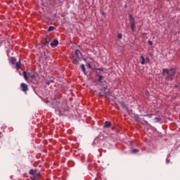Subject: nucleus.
<instances>
[{
  "mask_svg": "<svg viewBox=\"0 0 180 180\" xmlns=\"http://www.w3.org/2000/svg\"><path fill=\"white\" fill-rule=\"evenodd\" d=\"M175 70L171 69H162V75L163 77H166V79H169L170 81H172L174 79V77H175Z\"/></svg>",
  "mask_w": 180,
  "mask_h": 180,
  "instance_id": "obj_1",
  "label": "nucleus"
},
{
  "mask_svg": "<svg viewBox=\"0 0 180 180\" xmlns=\"http://www.w3.org/2000/svg\"><path fill=\"white\" fill-rule=\"evenodd\" d=\"M82 59V53H81V51H79V50L78 49L76 50L72 58L73 63L78 65L79 64V61H81Z\"/></svg>",
  "mask_w": 180,
  "mask_h": 180,
  "instance_id": "obj_2",
  "label": "nucleus"
},
{
  "mask_svg": "<svg viewBox=\"0 0 180 180\" xmlns=\"http://www.w3.org/2000/svg\"><path fill=\"white\" fill-rule=\"evenodd\" d=\"M102 144H103V137L102 136L96 137L93 142V145L97 147H101Z\"/></svg>",
  "mask_w": 180,
  "mask_h": 180,
  "instance_id": "obj_3",
  "label": "nucleus"
},
{
  "mask_svg": "<svg viewBox=\"0 0 180 180\" xmlns=\"http://www.w3.org/2000/svg\"><path fill=\"white\" fill-rule=\"evenodd\" d=\"M30 174L34 176V179H39V176H40V173H37L35 170L31 169L30 170Z\"/></svg>",
  "mask_w": 180,
  "mask_h": 180,
  "instance_id": "obj_4",
  "label": "nucleus"
},
{
  "mask_svg": "<svg viewBox=\"0 0 180 180\" xmlns=\"http://www.w3.org/2000/svg\"><path fill=\"white\" fill-rule=\"evenodd\" d=\"M20 88L22 92H27L29 91V86L25 83L20 84Z\"/></svg>",
  "mask_w": 180,
  "mask_h": 180,
  "instance_id": "obj_5",
  "label": "nucleus"
},
{
  "mask_svg": "<svg viewBox=\"0 0 180 180\" xmlns=\"http://www.w3.org/2000/svg\"><path fill=\"white\" fill-rule=\"evenodd\" d=\"M51 47H56V46H58V40L54 39L53 42L51 43Z\"/></svg>",
  "mask_w": 180,
  "mask_h": 180,
  "instance_id": "obj_6",
  "label": "nucleus"
},
{
  "mask_svg": "<svg viewBox=\"0 0 180 180\" xmlns=\"http://www.w3.org/2000/svg\"><path fill=\"white\" fill-rule=\"evenodd\" d=\"M20 65H22V64L20 63V59H19V60L15 63L17 70H20Z\"/></svg>",
  "mask_w": 180,
  "mask_h": 180,
  "instance_id": "obj_7",
  "label": "nucleus"
},
{
  "mask_svg": "<svg viewBox=\"0 0 180 180\" xmlns=\"http://www.w3.org/2000/svg\"><path fill=\"white\" fill-rule=\"evenodd\" d=\"M15 61H16V59L14 57H11L10 58L9 63L10 64H11L12 65H15Z\"/></svg>",
  "mask_w": 180,
  "mask_h": 180,
  "instance_id": "obj_8",
  "label": "nucleus"
},
{
  "mask_svg": "<svg viewBox=\"0 0 180 180\" xmlns=\"http://www.w3.org/2000/svg\"><path fill=\"white\" fill-rule=\"evenodd\" d=\"M140 58L141 60V63L142 64V65H144V64H147V61L146 60V58H144V56H141Z\"/></svg>",
  "mask_w": 180,
  "mask_h": 180,
  "instance_id": "obj_9",
  "label": "nucleus"
},
{
  "mask_svg": "<svg viewBox=\"0 0 180 180\" xmlns=\"http://www.w3.org/2000/svg\"><path fill=\"white\" fill-rule=\"evenodd\" d=\"M110 126H111L110 122L106 121L105 122V124H104L105 129H106L108 127H110Z\"/></svg>",
  "mask_w": 180,
  "mask_h": 180,
  "instance_id": "obj_10",
  "label": "nucleus"
},
{
  "mask_svg": "<svg viewBox=\"0 0 180 180\" xmlns=\"http://www.w3.org/2000/svg\"><path fill=\"white\" fill-rule=\"evenodd\" d=\"M50 41H51V39L49 37H46V43L44 44V46H47V44H49V43H50Z\"/></svg>",
  "mask_w": 180,
  "mask_h": 180,
  "instance_id": "obj_11",
  "label": "nucleus"
},
{
  "mask_svg": "<svg viewBox=\"0 0 180 180\" xmlns=\"http://www.w3.org/2000/svg\"><path fill=\"white\" fill-rule=\"evenodd\" d=\"M134 27H136V23L134 22H132L131 23V28L133 32L134 31Z\"/></svg>",
  "mask_w": 180,
  "mask_h": 180,
  "instance_id": "obj_12",
  "label": "nucleus"
},
{
  "mask_svg": "<svg viewBox=\"0 0 180 180\" xmlns=\"http://www.w3.org/2000/svg\"><path fill=\"white\" fill-rule=\"evenodd\" d=\"M22 74H23V77H24L25 81H27V79H28V78H27V73H26V72L24 71L22 72Z\"/></svg>",
  "mask_w": 180,
  "mask_h": 180,
  "instance_id": "obj_13",
  "label": "nucleus"
},
{
  "mask_svg": "<svg viewBox=\"0 0 180 180\" xmlns=\"http://www.w3.org/2000/svg\"><path fill=\"white\" fill-rule=\"evenodd\" d=\"M81 67H82V70L84 74H86V72L85 71V65H82Z\"/></svg>",
  "mask_w": 180,
  "mask_h": 180,
  "instance_id": "obj_14",
  "label": "nucleus"
},
{
  "mask_svg": "<svg viewBox=\"0 0 180 180\" xmlns=\"http://www.w3.org/2000/svg\"><path fill=\"white\" fill-rule=\"evenodd\" d=\"M103 79V76L98 75V81H99V82H101V81H102Z\"/></svg>",
  "mask_w": 180,
  "mask_h": 180,
  "instance_id": "obj_15",
  "label": "nucleus"
},
{
  "mask_svg": "<svg viewBox=\"0 0 180 180\" xmlns=\"http://www.w3.org/2000/svg\"><path fill=\"white\" fill-rule=\"evenodd\" d=\"M53 30H54V27H49L48 29L49 32H53Z\"/></svg>",
  "mask_w": 180,
  "mask_h": 180,
  "instance_id": "obj_16",
  "label": "nucleus"
},
{
  "mask_svg": "<svg viewBox=\"0 0 180 180\" xmlns=\"http://www.w3.org/2000/svg\"><path fill=\"white\" fill-rule=\"evenodd\" d=\"M129 20L134 22V18H133L131 14L129 15Z\"/></svg>",
  "mask_w": 180,
  "mask_h": 180,
  "instance_id": "obj_17",
  "label": "nucleus"
},
{
  "mask_svg": "<svg viewBox=\"0 0 180 180\" xmlns=\"http://www.w3.org/2000/svg\"><path fill=\"white\" fill-rule=\"evenodd\" d=\"M131 153H139V150H137V149H132L131 150Z\"/></svg>",
  "mask_w": 180,
  "mask_h": 180,
  "instance_id": "obj_18",
  "label": "nucleus"
},
{
  "mask_svg": "<svg viewBox=\"0 0 180 180\" xmlns=\"http://www.w3.org/2000/svg\"><path fill=\"white\" fill-rule=\"evenodd\" d=\"M117 37H118L119 39H122V37H123V35H122V34H119L117 35Z\"/></svg>",
  "mask_w": 180,
  "mask_h": 180,
  "instance_id": "obj_19",
  "label": "nucleus"
},
{
  "mask_svg": "<svg viewBox=\"0 0 180 180\" xmlns=\"http://www.w3.org/2000/svg\"><path fill=\"white\" fill-rule=\"evenodd\" d=\"M146 64H147V63H150V58H146Z\"/></svg>",
  "mask_w": 180,
  "mask_h": 180,
  "instance_id": "obj_20",
  "label": "nucleus"
},
{
  "mask_svg": "<svg viewBox=\"0 0 180 180\" xmlns=\"http://www.w3.org/2000/svg\"><path fill=\"white\" fill-rule=\"evenodd\" d=\"M148 44H149V46H153V41H148Z\"/></svg>",
  "mask_w": 180,
  "mask_h": 180,
  "instance_id": "obj_21",
  "label": "nucleus"
},
{
  "mask_svg": "<svg viewBox=\"0 0 180 180\" xmlns=\"http://www.w3.org/2000/svg\"><path fill=\"white\" fill-rule=\"evenodd\" d=\"M135 120H136V122L139 121V115L135 116Z\"/></svg>",
  "mask_w": 180,
  "mask_h": 180,
  "instance_id": "obj_22",
  "label": "nucleus"
},
{
  "mask_svg": "<svg viewBox=\"0 0 180 180\" xmlns=\"http://www.w3.org/2000/svg\"><path fill=\"white\" fill-rule=\"evenodd\" d=\"M143 116H149V117H151L152 115H144Z\"/></svg>",
  "mask_w": 180,
  "mask_h": 180,
  "instance_id": "obj_23",
  "label": "nucleus"
},
{
  "mask_svg": "<svg viewBox=\"0 0 180 180\" xmlns=\"http://www.w3.org/2000/svg\"><path fill=\"white\" fill-rule=\"evenodd\" d=\"M46 85H50V81H48V82H46Z\"/></svg>",
  "mask_w": 180,
  "mask_h": 180,
  "instance_id": "obj_24",
  "label": "nucleus"
},
{
  "mask_svg": "<svg viewBox=\"0 0 180 180\" xmlns=\"http://www.w3.org/2000/svg\"><path fill=\"white\" fill-rule=\"evenodd\" d=\"M100 96H103V94L102 93H99Z\"/></svg>",
  "mask_w": 180,
  "mask_h": 180,
  "instance_id": "obj_25",
  "label": "nucleus"
},
{
  "mask_svg": "<svg viewBox=\"0 0 180 180\" xmlns=\"http://www.w3.org/2000/svg\"><path fill=\"white\" fill-rule=\"evenodd\" d=\"M104 94H105V95H108V94L107 92H105V91H104Z\"/></svg>",
  "mask_w": 180,
  "mask_h": 180,
  "instance_id": "obj_26",
  "label": "nucleus"
},
{
  "mask_svg": "<svg viewBox=\"0 0 180 180\" xmlns=\"http://www.w3.org/2000/svg\"><path fill=\"white\" fill-rule=\"evenodd\" d=\"M88 67H89V68H91V64H88Z\"/></svg>",
  "mask_w": 180,
  "mask_h": 180,
  "instance_id": "obj_27",
  "label": "nucleus"
},
{
  "mask_svg": "<svg viewBox=\"0 0 180 180\" xmlns=\"http://www.w3.org/2000/svg\"><path fill=\"white\" fill-rule=\"evenodd\" d=\"M100 71H102V68L98 69Z\"/></svg>",
  "mask_w": 180,
  "mask_h": 180,
  "instance_id": "obj_28",
  "label": "nucleus"
},
{
  "mask_svg": "<svg viewBox=\"0 0 180 180\" xmlns=\"http://www.w3.org/2000/svg\"><path fill=\"white\" fill-rule=\"evenodd\" d=\"M104 89H106V87H105Z\"/></svg>",
  "mask_w": 180,
  "mask_h": 180,
  "instance_id": "obj_29",
  "label": "nucleus"
},
{
  "mask_svg": "<svg viewBox=\"0 0 180 180\" xmlns=\"http://www.w3.org/2000/svg\"><path fill=\"white\" fill-rule=\"evenodd\" d=\"M179 89H180V86H179Z\"/></svg>",
  "mask_w": 180,
  "mask_h": 180,
  "instance_id": "obj_30",
  "label": "nucleus"
}]
</instances>
